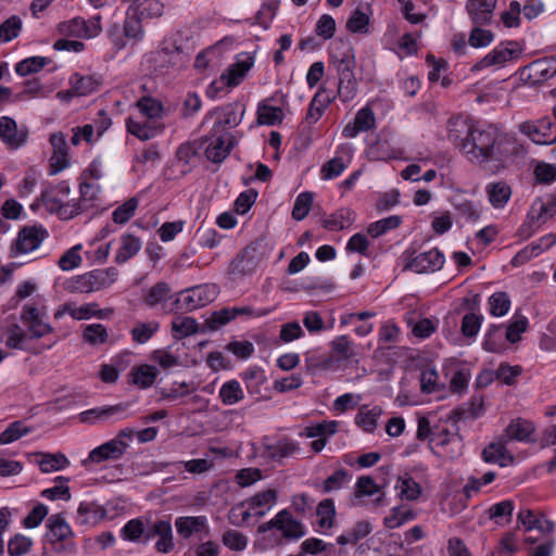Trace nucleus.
Here are the masks:
<instances>
[{
  "label": "nucleus",
  "instance_id": "1",
  "mask_svg": "<svg viewBox=\"0 0 556 556\" xmlns=\"http://www.w3.org/2000/svg\"><path fill=\"white\" fill-rule=\"evenodd\" d=\"M460 152L469 162L497 174L514 163L522 146L513 136L500 135L492 126L477 123L469 137H465Z\"/></svg>",
  "mask_w": 556,
  "mask_h": 556
},
{
  "label": "nucleus",
  "instance_id": "2",
  "mask_svg": "<svg viewBox=\"0 0 556 556\" xmlns=\"http://www.w3.org/2000/svg\"><path fill=\"white\" fill-rule=\"evenodd\" d=\"M329 60L339 77V98L343 102L353 100L357 93V81L354 76L356 64L354 48L349 41L334 40L329 48Z\"/></svg>",
  "mask_w": 556,
  "mask_h": 556
},
{
  "label": "nucleus",
  "instance_id": "3",
  "mask_svg": "<svg viewBox=\"0 0 556 556\" xmlns=\"http://www.w3.org/2000/svg\"><path fill=\"white\" fill-rule=\"evenodd\" d=\"M71 188L66 181L55 186L42 185L40 200L50 213H56L61 219H72L79 215V204L67 201Z\"/></svg>",
  "mask_w": 556,
  "mask_h": 556
},
{
  "label": "nucleus",
  "instance_id": "4",
  "mask_svg": "<svg viewBox=\"0 0 556 556\" xmlns=\"http://www.w3.org/2000/svg\"><path fill=\"white\" fill-rule=\"evenodd\" d=\"M218 295V288L214 283H203L185 289L172 300V306L166 313H178L180 311L191 312L213 302Z\"/></svg>",
  "mask_w": 556,
  "mask_h": 556
},
{
  "label": "nucleus",
  "instance_id": "5",
  "mask_svg": "<svg viewBox=\"0 0 556 556\" xmlns=\"http://www.w3.org/2000/svg\"><path fill=\"white\" fill-rule=\"evenodd\" d=\"M118 271L114 267L93 269L71 278L66 289L72 292L91 293L110 288L117 279Z\"/></svg>",
  "mask_w": 556,
  "mask_h": 556
},
{
  "label": "nucleus",
  "instance_id": "6",
  "mask_svg": "<svg viewBox=\"0 0 556 556\" xmlns=\"http://www.w3.org/2000/svg\"><path fill=\"white\" fill-rule=\"evenodd\" d=\"M403 270H410L416 274H431L440 270L444 263V254L437 248L416 253L409 249L401 256Z\"/></svg>",
  "mask_w": 556,
  "mask_h": 556
},
{
  "label": "nucleus",
  "instance_id": "7",
  "mask_svg": "<svg viewBox=\"0 0 556 556\" xmlns=\"http://www.w3.org/2000/svg\"><path fill=\"white\" fill-rule=\"evenodd\" d=\"M522 54V48L517 41L501 42L475 63L470 71L478 73L486 68H501L517 61Z\"/></svg>",
  "mask_w": 556,
  "mask_h": 556
},
{
  "label": "nucleus",
  "instance_id": "8",
  "mask_svg": "<svg viewBox=\"0 0 556 556\" xmlns=\"http://www.w3.org/2000/svg\"><path fill=\"white\" fill-rule=\"evenodd\" d=\"M518 131L535 144L551 146L556 142V123L549 117L522 122L518 125Z\"/></svg>",
  "mask_w": 556,
  "mask_h": 556
},
{
  "label": "nucleus",
  "instance_id": "9",
  "mask_svg": "<svg viewBox=\"0 0 556 556\" xmlns=\"http://www.w3.org/2000/svg\"><path fill=\"white\" fill-rule=\"evenodd\" d=\"M253 63L254 59L249 54H244L243 58L238 59L235 64L230 65L227 71L220 75L219 80H215L210 85L207 94L215 97L216 93L222 91L225 87L233 88L240 85Z\"/></svg>",
  "mask_w": 556,
  "mask_h": 556
},
{
  "label": "nucleus",
  "instance_id": "10",
  "mask_svg": "<svg viewBox=\"0 0 556 556\" xmlns=\"http://www.w3.org/2000/svg\"><path fill=\"white\" fill-rule=\"evenodd\" d=\"M154 539V548L157 553L168 554L174 549L173 527L168 518L148 521L146 543Z\"/></svg>",
  "mask_w": 556,
  "mask_h": 556
},
{
  "label": "nucleus",
  "instance_id": "11",
  "mask_svg": "<svg viewBox=\"0 0 556 556\" xmlns=\"http://www.w3.org/2000/svg\"><path fill=\"white\" fill-rule=\"evenodd\" d=\"M70 89L65 92H58L62 100L73 97H86L100 90L103 86V77L100 74L74 73L70 77Z\"/></svg>",
  "mask_w": 556,
  "mask_h": 556
},
{
  "label": "nucleus",
  "instance_id": "12",
  "mask_svg": "<svg viewBox=\"0 0 556 556\" xmlns=\"http://www.w3.org/2000/svg\"><path fill=\"white\" fill-rule=\"evenodd\" d=\"M354 147L352 143H340L334 151L333 157L327 161L320 168V177L324 180H332L339 177L352 163Z\"/></svg>",
  "mask_w": 556,
  "mask_h": 556
},
{
  "label": "nucleus",
  "instance_id": "13",
  "mask_svg": "<svg viewBox=\"0 0 556 556\" xmlns=\"http://www.w3.org/2000/svg\"><path fill=\"white\" fill-rule=\"evenodd\" d=\"M271 529H277L287 539L296 540L305 534L303 525L287 510L279 511L274 519L262 523L258 527V532L265 533Z\"/></svg>",
  "mask_w": 556,
  "mask_h": 556
},
{
  "label": "nucleus",
  "instance_id": "14",
  "mask_svg": "<svg viewBox=\"0 0 556 556\" xmlns=\"http://www.w3.org/2000/svg\"><path fill=\"white\" fill-rule=\"evenodd\" d=\"M58 29L61 35L66 37L90 39L97 37L101 31L100 17H93L88 21L83 17H74L60 23Z\"/></svg>",
  "mask_w": 556,
  "mask_h": 556
},
{
  "label": "nucleus",
  "instance_id": "15",
  "mask_svg": "<svg viewBox=\"0 0 556 556\" xmlns=\"http://www.w3.org/2000/svg\"><path fill=\"white\" fill-rule=\"evenodd\" d=\"M556 75V61L539 59L520 70V77L530 86L542 84Z\"/></svg>",
  "mask_w": 556,
  "mask_h": 556
},
{
  "label": "nucleus",
  "instance_id": "16",
  "mask_svg": "<svg viewBox=\"0 0 556 556\" xmlns=\"http://www.w3.org/2000/svg\"><path fill=\"white\" fill-rule=\"evenodd\" d=\"M205 156L213 163L223 162L232 149V135L229 131H214L211 129L206 138Z\"/></svg>",
  "mask_w": 556,
  "mask_h": 556
},
{
  "label": "nucleus",
  "instance_id": "17",
  "mask_svg": "<svg viewBox=\"0 0 556 556\" xmlns=\"http://www.w3.org/2000/svg\"><path fill=\"white\" fill-rule=\"evenodd\" d=\"M127 403H119L116 405H106L87 409L79 414V420L84 424L93 425L98 421L108 420H124L128 417Z\"/></svg>",
  "mask_w": 556,
  "mask_h": 556
},
{
  "label": "nucleus",
  "instance_id": "18",
  "mask_svg": "<svg viewBox=\"0 0 556 556\" xmlns=\"http://www.w3.org/2000/svg\"><path fill=\"white\" fill-rule=\"evenodd\" d=\"M48 531L43 538V548L51 544L54 549H59L56 544L65 542L72 536V530L68 523L60 515H52L47 520Z\"/></svg>",
  "mask_w": 556,
  "mask_h": 556
},
{
  "label": "nucleus",
  "instance_id": "19",
  "mask_svg": "<svg viewBox=\"0 0 556 556\" xmlns=\"http://www.w3.org/2000/svg\"><path fill=\"white\" fill-rule=\"evenodd\" d=\"M497 0H467L465 10L469 20L475 25H488L491 23Z\"/></svg>",
  "mask_w": 556,
  "mask_h": 556
},
{
  "label": "nucleus",
  "instance_id": "20",
  "mask_svg": "<svg viewBox=\"0 0 556 556\" xmlns=\"http://www.w3.org/2000/svg\"><path fill=\"white\" fill-rule=\"evenodd\" d=\"M108 518H112L108 507L96 502H81L77 508V522L84 526H96Z\"/></svg>",
  "mask_w": 556,
  "mask_h": 556
},
{
  "label": "nucleus",
  "instance_id": "21",
  "mask_svg": "<svg viewBox=\"0 0 556 556\" xmlns=\"http://www.w3.org/2000/svg\"><path fill=\"white\" fill-rule=\"evenodd\" d=\"M376 126V117L369 106H364L357 111L354 119L348 123L343 130L342 136L345 138H355L359 132L368 131Z\"/></svg>",
  "mask_w": 556,
  "mask_h": 556
},
{
  "label": "nucleus",
  "instance_id": "22",
  "mask_svg": "<svg viewBox=\"0 0 556 556\" xmlns=\"http://www.w3.org/2000/svg\"><path fill=\"white\" fill-rule=\"evenodd\" d=\"M476 124L460 115L450 117L446 122L447 139L460 150L465 137H469V132H471Z\"/></svg>",
  "mask_w": 556,
  "mask_h": 556
},
{
  "label": "nucleus",
  "instance_id": "23",
  "mask_svg": "<svg viewBox=\"0 0 556 556\" xmlns=\"http://www.w3.org/2000/svg\"><path fill=\"white\" fill-rule=\"evenodd\" d=\"M177 533L189 539L191 535L205 532L208 533L207 518L205 516H181L175 520Z\"/></svg>",
  "mask_w": 556,
  "mask_h": 556
},
{
  "label": "nucleus",
  "instance_id": "24",
  "mask_svg": "<svg viewBox=\"0 0 556 556\" xmlns=\"http://www.w3.org/2000/svg\"><path fill=\"white\" fill-rule=\"evenodd\" d=\"M371 503L375 506H380L383 503L384 492L381 486L375 482L370 476H362L357 479L354 486L355 500L364 497H374Z\"/></svg>",
  "mask_w": 556,
  "mask_h": 556
},
{
  "label": "nucleus",
  "instance_id": "25",
  "mask_svg": "<svg viewBox=\"0 0 556 556\" xmlns=\"http://www.w3.org/2000/svg\"><path fill=\"white\" fill-rule=\"evenodd\" d=\"M128 10L144 22L162 17L165 4L161 0H132Z\"/></svg>",
  "mask_w": 556,
  "mask_h": 556
},
{
  "label": "nucleus",
  "instance_id": "26",
  "mask_svg": "<svg viewBox=\"0 0 556 556\" xmlns=\"http://www.w3.org/2000/svg\"><path fill=\"white\" fill-rule=\"evenodd\" d=\"M141 247L142 242L139 237L129 232L123 233L119 238L114 262L118 265L125 264L139 253Z\"/></svg>",
  "mask_w": 556,
  "mask_h": 556
},
{
  "label": "nucleus",
  "instance_id": "27",
  "mask_svg": "<svg viewBox=\"0 0 556 556\" xmlns=\"http://www.w3.org/2000/svg\"><path fill=\"white\" fill-rule=\"evenodd\" d=\"M301 450L299 442L283 437L276 441L265 444V451L271 459L280 460L282 458L291 457L299 453Z\"/></svg>",
  "mask_w": 556,
  "mask_h": 556
},
{
  "label": "nucleus",
  "instance_id": "28",
  "mask_svg": "<svg viewBox=\"0 0 556 556\" xmlns=\"http://www.w3.org/2000/svg\"><path fill=\"white\" fill-rule=\"evenodd\" d=\"M170 287L166 282H157L149 288L143 296V302L149 307L161 305L162 309L166 313L172 305Z\"/></svg>",
  "mask_w": 556,
  "mask_h": 556
},
{
  "label": "nucleus",
  "instance_id": "29",
  "mask_svg": "<svg viewBox=\"0 0 556 556\" xmlns=\"http://www.w3.org/2000/svg\"><path fill=\"white\" fill-rule=\"evenodd\" d=\"M239 377L243 381L250 395H261L263 388L267 383V376L263 368L250 366L240 372Z\"/></svg>",
  "mask_w": 556,
  "mask_h": 556
},
{
  "label": "nucleus",
  "instance_id": "30",
  "mask_svg": "<svg viewBox=\"0 0 556 556\" xmlns=\"http://www.w3.org/2000/svg\"><path fill=\"white\" fill-rule=\"evenodd\" d=\"M125 454L122 444L114 442L112 439L102 443L89 452L88 458L85 460L90 463H102L105 460H117Z\"/></svg>",
  "mask_w": 556,
  "mask_h": 556
},
{
  "label": "nucleus",
  "instance_id": "31",
  "mask_svg": "<svg viewBox=\"0 0 556 556\" xmlns=\"http://www.w3.org/2000/svg\"><path fill=\"white\" fill-rule=\"evenodd\" d=\"M530 217L538 223H545L556 215V193H549L544 199L534 201Z\"/></svg>",
  "mask_w": 556,
  "mask_h": 556
},
{
  "label": "nucleus",
  "instance_id": "32",
  "mask_svg": "<svg viewBox=\"0 0 556 556\" xmlns=\"http://www.w3.org/2000/svg\"><path fill=\"white\" fill-rule=\"evenodd\" d=\"M0 138L12 149H17L26 141V135L20 132L14 119L8 116L0 117Z\"/></svg>",
  "mask_w": 556,
  "mask_h": 556
},
{
  "label": "nucleus",
  "instance_id": "33",
  "mask_svg": "<svg viewBox=\"0 0 556 556\" xmlns=\"http://www.w3.org/2000/svg\"><path fill=\"white\" fill-rule=\"evenodd\" d=\"M382 414L380 406L362 405L355 415V424L365 432L374 433Z\"/></svg>",
  "mask_w": 556,
  "mask_h": 556
},
{
  "label": "nucleus",
  "instance_id": "34",
  "mask_svg": "<svg viewBox=\"0 0 556 556\" xmlns=\"http://www.w3.org/2000/svg\"><path fill=\"white\" fill-rule=\"evenodd\" d=\"M71 465L70 459L65 454L58 453H38L37 452V466L43 473H51L63 470Z\"/></svg>",
  "mask_w": 556,
  "mask_h": 556
},
{
  "label": "nucleus",
  "instance_id": "35",
  "mask_svg": "<svg viewBox=\"0 0 556 556\" xmlns=\"http://www.w3.org/2000/svg\"><path fill=\"white\" fill-rule=\"evenodd\" d=\"M63 312L76 320L89 319L93 316L98 318H105L113 313L111 308L98 309L97 303H87L80 306H76L75 304H66L63 308Z\"/></svg>",
  "mask_w": 556,
  "mask_h": 556
},
{
  "label": "nucleus",
  "instance_id": "36",
  "mask_svg": "<svg viewBox=\"0 0 556 556\" xmlns=\"http://www.w3.org/2000/svg\"><path fill=\"white\" fill-rule=\"evenodd\" d=\"M35 250V226H26L20 230L10 247V256L17 257Z\"/></svg>",
  "mask_w": 556,
  "mask_h": 556
},
{
  "label": "nucleus",
  "instance_id": "37",
  "mask_svg": "<svg viewBox=\"0 0 556 556\" xmlns=\"http://www.w3.org/2000/svg\"><path fill=\"white\" fill-rule=\"evenodd\" d=\"M148 521L150 519L143 517L130 519L121 529V538L129 542L146 543Z\"/></svg>",
  "mask_w": 556,
  "mask_h": 556
},
{
  "label": "nucleus",
  "instance_id": "38",
  "mask_svg": "<svg viewBox=\"0 0 556 556\" xmlns=\"http://www.w3.org/2000/svg\"><path fill=\"white\" fill-rule=\"evenodd\" d=\"M485 193L494 208H503L511 197V188L505 181L490 182L485 186Z\"/></svg>",
  "mask_w": 556,
  "mask_h": 556
},
{
  "label": "nucleus",
  "instance_id": "39",
  "mask_svg": "<svg viewBox=\"0 0 556 556\" xmlns=\"http://www.w3.org/2000/svg\"><path fill=\"white\" fill-rule=\"evenodd\" d=\"M330 102L331 98L325 91H318L309 102L304 123L307 125L316 124L324 115Z\"/></svg>",
  "mask_w": 556,
  "mask_h": 556
},
{
  "label": "nucleus",
  "instance_id": "40",
  "mask_svg": "<svg viewBox=\"0 0 556 556\" xmlns=\"http://www.w3.org/2000/svg\"><path fill=\"white\" fill-rule=\"evenodd\" d=\"M70 478L58 476L53 479V486L43 489L40 496L48 501H64L68 502L72 497L71 489L68 486Z\"/></svg>",
  "mask_w": 556,
  "mask_h": 556
},
{
  "label": "nucleus",
  "instance_id": "41",
  "mask_svg": "<svg viewBox=\"0 0 556 556\" xmlns=\"http://www.w3.org/2000/svg\"><path fill=\"white\" fill-rule=\"evenodd\" d=\"M157 369L148 364H142L131 368L129 372L130 381L140 389L150 388L156 380Z\"/></svg>",
  "mask_w": 556,
  "mask_h": 556
},
{
  "label": "nucleus",
  "instance_id": "42",
  "mask_svg": "<svg viewBox=\"0 0 556 556\" xmlns=\"http://www.w3.org/2000/svg\"><path fill=\"white\" fill-rule=\"evenodd\" d=\"M244 390L236 379L225 381L218 392V399L226 406H231L244 400Z\"/></svg>",
  "mask_w": 556,
  "mask_h": 556
},
{
  "label": "nucleus",
  "instance_id": "43",
  "mask_svg": "<svg viewBox=\"0 0 556 556\" xmlns=\"http://www.w3.org/2000/svg\"><path fill=\"white\" fill-rule=\"evenodd\" d=\"M80 199L73 201V204H79V214L89 207L93 206L99 200L101 187L94 181H81L79 185Z\"/></svg>",
  "mask_w": 556,
  "mask_h": 556
},
{
  "label": "nucleus",
  "instance_id": "44",
  "mask_svg": "<svg viewBox=\"0 0 556 556\" xmlns=\"http://www.w3.org/2000/svg\"><path fill=\"white\" fill-rule=\"evenodd\" d=\"M257 123L260 125L275 126L282 123L285 112L281 108L270 105L267 101H263L257 106Z\"/></svg>",
  "mask_w": 556,
  "mask_h": 556
},
{
  "label": "nucleus",
  "instance_id": "45",
  "mask_svg": "<svg viewBox=\"0 0 556 556\" xmlns=\"http://www.w3.org/2000/svg\"><path fill=\"white\" fill-rule=\"evenodd\" d=\"M339 427V421L337 420H324L321 422L312 424L309 426L304 427L299 435L301 438H321V437H331L333 435Z\"/></svg>",
  "mask_w": 556,
  "mask_h": 556
},
{
  "label": "nucleus",
  "instance_id": "46",
  "mask_svg": "<svg viewBox=\"0 0 556 556\" xmlns=\"http://www.w3.org/2000/svg\"><path fill=\"white\" fill-rule=\"evenodd\" d=\"M416 511L406 506L401 505L393 507L390 511V515L384 518V526L389 529H396L403 526L404 523L416 519Z\"/></svg>",
  "mask_w": 556,
  "mask_h": 556
},
{
  "label": "nucleus",
  "instance_id": "47",
  "mask_svg": "<svg viewBox=\"0 0 556 556\" xmlns=\"http://www.w3.org/2000/svg\"><path fill=\"white\" fill-rule=\"evenodd\" d=\"M142 23L143 21L141 18L132 14V12L127 9L123 25L125 38L132 40L134 42L142 41L146 35Z\"/></svg>",
  "mask_w": 556,
  "mask_h": 556
},
{
  "label": "nucleus",
  "instance_id": "48",
  "mask_svg": "<svg viewBox=\"0 0 556 556\" xmlns=\"http://www.w3.org/2000/svg\"><path fill=\"white\" fill-rule=\"evenodd\" d=\"M395 489L399 491V496L406 501H416L421 494L420 484L408 473L399 477Z\"/></svg>",
  "mask_w": 556,
  "mask_h": 556
},
{
  "label": "nucleus",
  "instance_id": "49",
  "mask_svg": "<svg viewBox=\"0 0 556 556\" xmlns=\"http://www.w3.org/2000/svg\"><path fill=\"white\" fill-rule=\"evenodd\" d=\"M199 325L192 317L178 316L172 321V336L175 340H181L198 332Z\"/></svg>",
  "mask_w": 556,
  "mask_h": 556
},
{
  "label": "nucleus",
  "instance_id": "50",
  "mask_svg": "<svg viewBox=\"0 0 556 556\" xmlns=\"http://www.w3.org/2000/svg\"><path fill=\"white\" fill-rule=\"evenodd\" d=\"M534 431V426L531 421L517 418L510 421L506 428V435L511 440L528 441Z\"/></svg>",
  "mask_w": 556,
  "mask_h": 556
},
{
  "label": "nucleus",
  "instance_id": "51",
  "mask_svg": "<svg viewBox=\"0 0 556 556\" xmlns=\"http://www.w3.org/2000/svg\"><path fill=\"white\" fill-rule=\"evenodd\" d=\"M371 532V526L367 521H358L353 528L346 530L337 538L340 545L356 544L359 540L366 538Z\"/></svg>",
  "mask_w": 556,
  "mask_h": 556
},
{
  "label": "nucleus",
  "instance_id": "52",
  "mask_svg": "<svg viewBox=\"0 0 556 556\" xmlns=\"http://www.w3.org/2000/svg\"><path fill=\"white\" fill-rule=\"evenodd\" d=\"M215 112H210L206 115V118L208 115L214 114ZM218 114V117L216 118L213 130L214 131H228L229 128L236 127L241 118L238 116L236 109L233 106H226L220 112H216Z\"/></svg>",
  "mask_w": 556,
  "mask_h": 556
},
{
  "label": "nucleus",
  "instance_id": "53",
  "mask_svg": "<svg viewBox=\"0 0 556 556\" xmlns=\"http://www.w3.org/2000/svg\"><path fill=\"white\" fill-rule=\"evenodd\" d=\"M484 350L498 353L505 350L506 340L504 337V328L503 326H491L484 336L483 340Z\"/></svg>",
  "mask_w": 556,
  "mask_h": 556
},
{
  "label": "nucleus",
  "instance_id": "54",
  "mask_svg": "<svg viewBox=\"0 0 556 556\" xmlns=\"http://www.w3.org/2000/svg\"><path fill=\"white\" fill-rule=\"evenodd\" d=\"M249 503L254 509L255 517H263L276 503V492L274 490H267L255 494Z\"/></svg>",
  "mask_w": 556,
  "mask_h": 556
},
{
  "label": "nucleus",
  "instance_id": "55",
  "mask_svg": "<svg viewBox=\"0 0 556 556\" xmlns=\"http://www.w3.org/2000/svg\"><path fill=\"white\" fill-rule=\"evenodd\" d=\"M256 262L251 251L244 250L242 253H240L232 260L230 264V271L232 275L243 276L251 274L254 270Z\"/></svg>",
  "mask_w": 556,
  "mask_h": 556
},
{
  "label": "nucleus",
  "instance_id": "56",
  "mask_svg": "<svg viewBox=\"0 0 556 556\" xmlns=\"http://www.w3.org/2000/svg\"><path fill=\"white\" fill-rule=\"evenodd\" d=\"M352 223V212L348 208H341L323 219V227L331 230H342Z\"/></svg>",
  "mask_w": 556,
  "mask_h": 556
},
{
  "label": "nucleus",
  "instance_id": "57",
  "mask_svg": "<svg viewBox=\"0 0 556 556\" xmlns=\"http://www.w3.org/2000/svg\"><path fill=\"white\" fill-rule=\"evenodd\" d=\"M402 223V218L397 215H392L382 219H379L375 223H371L367 227V233L372 238H378L396 229Z\"/></svg>",
  "mask_w": 556,
  "mask_h": 556
},
{
  "label": "nucleus",
  "instance_id": "58",
  "mask_svg": "<svg viewBox=\"0 0 556 556\" xmlns=\"http://www.w3.org/2000/svg\"><path fill=\"white\" fill-rule=\"evenodd\" d=\"M151 359L164 370L181 366V359L172 352V346L153 351Z\"/></svg>",
  "mask_w": 556,
  "mask_h": 556
},
{
  "label": "nucleus",
  "instance_id": "59",
  "mask_svg": "<svg viewBox=\"0 0 556 556\" xmlns=\"http://www.w3.org/2000/svg\"><path fill=\"white\" fill-rule=\"evenodd\" d=\"M22 30V20L12 15L0 24V43H7L15 39Z\"/></svg>",
  "mask_w": 556,
  "mask_h": 556
},
{
  "label": "nucleus",
  "instance_id": "60",
  "mask_svg": "<svg viewBox=\"0 0 556 556\" xmlns=\"http://www.w3.org/2000/svg\"><path fill=\"white\" fill-rule=\"evenodd\" d=\"M109 333L101 324H90L84 328L83 339L90 345H101L108 341Z\"/></svg>",
  "mask_w": 556,
  "mask_h": 556
},
{
  "label": "nucleus",
  "instance_id": "61",
  "mask_svg": "<svg viewBox=\"0 0 556 556\" xmlns=\"http://www.w3.org/2000/svg\"><path fill=\"white\" fill-rule=\"evenodd\" d=\"M139 205L137 198H130L118 205L112 213V219L115 224H126L136 213Z\"/></svg>",
  "mask_w": 556,
  "mask_h": 556
},
{
  "label": "nucleus",
  "instance_id": "62",
  "mask_svg": "<svg viewBox=\"0 0 556 556\" xmlns=\"http://www.w3.org/2000/svg\"><path fill=\"white\" fill-rule=\"evenodd\" d=\"M159 328L160 324L154 320L139 323L131 329V338L136 343L143 344L157 332Z\"/></svg>",
  "mask_w": 556,
  "mask_h": 556
},
{
  "label": "nucleus",
  "instance_id": "63",
  "mask_svg": "<svg viewBox=\"0 0 556 556\" xmlns=\"http://www.w3.org/2000/svg\"><path fill=\"white\" fill-rule=\"evenodd\" d=\"M317 523L321 529H329L333 525L336 515L334 503L330 498L323 500L316 510Z\"/></svg>",
  "mask_w": 556,
  "mask_h": 556
},
{
  "label": "nucleus",
  "instance_id": "64",
  "mask_svg": "<svg viewBox=\"0 0 556 556\" xmlns=\"http://www.w3.org/2000/svg\"><path fill=\"white\" fill-rule=\"evenodd\" d=\"M482 457L486 463L498 464L501 466H505L508 460H513V457L507 455L505 447L496 443L489 444L482 451Z\"/></svg>",
  "mask_w": 556,
  "mask_h": 556
}]
</instances>
